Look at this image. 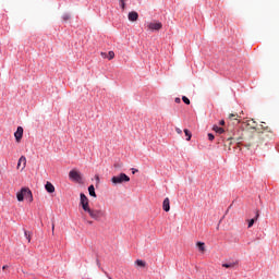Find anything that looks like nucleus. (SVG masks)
<instances>
[{"mask_svg":"<svg viewBox=\"0 0 279 279\" xmlns=\"http://www.w3.org/2000/svg\"><path fill=\"white\" fill-rule=\"evenodd\" d=\"M120 7L122 10H125V2H120Z\"/></svg>","mask_w":279,"mask_h":279,"instance_id":"nucleus-29","label":"nucleus"},{"mask_svg":"<svg viewBox=\"0 0 279 279\" xmlns=\"http://www.w3.org/2000/svg\"><path fill=\"white\" fill-rule=\"evenodd\" d=\"M89 225H93V221H88Z\"/></svg>","mask_w":279,"mask_h":279,"instance_id":"nucleus-40","label":"nucleus"},{"mask_svg":"<svg viewBox=\"0 0 279 279\" xmlns=\"http://www.w3.org/2000/svg\"><path fill=\"white\" fill-rule=\"evenodd\" d=\"M107 58L108 60H114V51H109Z\"/></svg>","mask_w":279,"mask_h":279,"instance_id":"nucleus-25","label":"nucleus"},{"mask_svg":"<svg viewBox=\"0 0 279 279\" xmlns=\"http://www.w3.org/2000/svg\"><path fill=\"white\" fill-rule=\"evenodd\" d=\"M101 56H102V58H106V53L105 52H101Z\"/></svg>","mask_w":279,"mask_h":279,"instance_id":"nucleus-38","label":"nucleus"},{"mask_svg":"<svg viewBox=\"0 0 279 279\" xmlns=\"http://www.w3.org/2000/svg\"><path fill=\"white\" fill-rule=\"evenodd\" d=\"M69 19H71V15H69V14L63 15V21H69Z\"/></svg>","mask_w":279,"mask_h":279,"instance_id":"nucleus-26","label":"nucleus"},{"mask_svg":"<svg viewBox=\"0 0 279 279\" xmlns=\"http://www.w3.org/2000/svg\"><path fill=\"white\" fill-rule=\"evenodd\" d=\"M70 180H73L74 182H80L82 180V174L77 170H71L69 172Z\"/></svg>","mask_w":279,"mask_h":279,"instance_id":"nucleus-6","label":"nucleus"},{"mask_svg":"<svg viewBox=\"0 0 279 279\" xmlns=\"http://www.w3.org/2000/svg\"><path fill=\"white\" fill-rule=\"evenodd\" d=\"M214 132H216L217 134H223L225 130L223 128H220L218 125H214L213 128Z\"/></svg>","mask_w":279,"mask_h":279,"instance_id":"nucleus-18","label":"nucleus"},{"mask_svg":"<svg viewBox=\"0 0 279 279\" xmlns=\"http://www.w3.org/2000/svg\"><path fill=\"white\" fill-rule=\"evenodd\" d=\"M24 236L26 238L28 243H32V232L24 231Z\"/></svg>","mask_w":279,"mask_h":279,"instance_id":"nucleus-19","label":"nucleus"},{"mask_svg":"<svg viewBox=\"0 0 279 279\" xmlns=\"http://www.w3.org/2000/svg\"><path fill=\"white\" fill-rule=\"evenodd\" d=\"M196 246L198 247L199 252H206V244L204 242H197Z\"/></svg>","mask_w":279,"mask_h":279,"instance_id":"nucleus-16","label":"nucleus"},{"mask_svg":"<svg viewBox=\"0 0 279 279\" xmlns=\"http://www.w3.org/2000/svg\"><path fill=\"white\" fill-rule=\"evenodd\" d=\"M229 119L230 121H238V123H241V121H239V119H241V116H239V113L229 114Z\"/></svg>","mask_w":279,"mask_h":279,"instance_id":"nucleus-15","label":"nucleus"},{"mask_svg":"<svg viewBox=\"0 0 279 279\" xmlns=\"http://www.w3.org/2000/svg\"><path fill=\"white\" fill-rule=\"evenodd\" d=\"M96 180H99V177H96Z\"/></svg>","mask_w":279,"mask_h":279,"instance_id":"nucleus-41","label":"nucleus"},{"mask_svg":"<svg viewBox=\"0 0 279 279\" xmlns=\"http://www.w3.org/2000/svg\"><path fill=\"white\" fill-rule=\"evenodd\" d=\"M220 125H226V121L221 120Z\"/></svg>","mask_w":279,"mask_h":279,"instance_id":"nucleus-35","label":"nucleus"},{"mask_svg":"<svg viewBox=\"0 0 279 279\" xmlns=\"http://www.w3.org/2000/svg\"><path fill=\"white\" fill-rule=\"evenodd\" d=\"M236 265H239V263L231 262L229 264H222V267H225L226 269H234V267H236Z\"/></svg>","mask_w":279,"mask_h":279,"instance_id":"nucleus-14","label":"nucleus"},{"mask_svg":"<svg viewBox=\"0 0 279 279\" xmlns=\"http://www.w3.org/2000/svg\"><path fill=\"white\" fill-rule=\"evenodd\" d=\"M112 184H123V182H130V178L125 173H120L119 175L112 177L111 178Z\"/></svg>","mask_w":279,"mask_h":279,"instance_id":"nucleus-4","label":"nucleus"},{"mask_svg":"<svg viewBox=\"0 0 279 279\" xmlns=\"http://www.w3.org/2000/svg\"><path fill=\"white\" fill-rule=\"evenodd\" d=\"M208 138L209 141H215V135H213L211 133L208 134Z\"/></svg>","mask_w":279,"mask_h":279,"instance_id":"nucleus-27","label":"nucleus"},{"mask_svg":"<svg viewBox=\"0 0 279 279\" xmlns=\"http://www.w3.org/2000/svg\"><path fill=\"white\" fill-rule=\"evenodd\" d=\"M132 173H138V169L132 168Z\"/></svg>","mask_w":279,"mask_h":279,"instance_id":"nucleus-30","label":"nucleus"},{"mask_svg":"<svg viewBox=\"0 0 279 279\" xmlns=\"http://www.w3.org/2000/svg\"><path fill=\"white\" fill-rule=\"evenodd\" d=\"M80 197V206H82L83 210L87 213L90 208V205L88 204V197L84 193H81Z\"/></svg>","mask_w":279,"mask_h":279,"instance_id":"nucleus-5","label":"nucleus"},{"mask_svg":"<svg viewBox=\"0 0 279 279\" xmlns=\"http://www.w3.org/2000/svg\"><path fill=\"white\" fill-rule=\"evenodd\" d=\"M247 125H250L252 128V130H256V121L250 120Z\"/></svg>","mask_w":279,"mask_h":279,"instance_id":"nucleus-23","label":"nucleus"},{"mask_svg":"<svg viewBox=\"0 0 279 279\" xmlns=\"http://www.w3.org/2000/svg\"><path fill=\"white\" fill-rule=\"evenodd\" d=\"M88 193H89L90 197H97V193H95V185L88 186Z\"/></svg>","mask_w":279,"mask_h":279,"instance_id":"nucleus-17","label":"nucleus"},{"mask_svg":"<svg viewBox=\"0 0 279 279\" xmlns=\"http://www.w3.org/2000/svg\"><path fill=\"white\" fill-rule=\"evenodd\" d=\"M232 146V137H229L226 142H225V147H228V149L230 150V147Z\"/></svg>","mask_w":279,"mask_h":279,"instance_id":"nucleus-20","label":"nucleus"},{"mask_svg":"<svg viewBox=\"0 0 279 279\" xmlns=\"http://www.w3.org/2000/svg\"><path fill=\"white\" fill-rule=\"evenodd\" d=\"M8 265H4V266H2V269H3V271H5V269H8Z\"/></svg>","mask_w":279,"mask_h":279,"instance_id":"nucleus-34","label":"nucleus"},{"mask_svg":"<svg viewBox=\"0 0 279 279\" xmlns=\"http://www.w3.org/2000/svg\"><path fill=\"white\" fill-rule=\"evenodd\" d=\"M174 101H175V104H180L181 100H180V98H175Z\"/></svg>","mask_w":279,"mask_h":279,"instance_id":"nucleus-31","label":"nucleus"},{"mask_svg":"<svg viewBox=\"0 0 279 279\" xmlns=\"http://www.w3.org/2000/svg\"><path fill=\"white\" fill-rule=\"evenodd\" d=\"M258 217H260V213L256 210L255 217L248 220V228H252V226L258 221Z\"/></svg>","mask_w":279,"mask_h":279,"instance_id":"nucleus-12","label":"nucleus"},{"mask_svg":"<svg viewBox=\"0 0 279 279\" xmlns=\"http://www.w3.org/2000/svg\"><path fill=\"white\" fill-rule=\"evenodd\" d=\"M162 209L165 210V213H169L171 210V205H170L169 197H166L163 199Z\"/></svg>","mask_w":279,"mask_h":279,"instance_id":"nucleus-10","label":"nucleus"},{"mask_svg":"<svg viewBox=\"0 0 279 279\" xmlns=\"http://www.w3.org/2000/svg\"><path fill=\"white\" fill-rule=\"evenodd\" d=\"M128 19H129V21L134 23V22L138 21V13L136 11H132L129 13Z\"/></svg>","mask_w":279,"mask_h":279,"instance_id":"nucleus-11","label":"nucleus"},{"mask_svg":"<svg viewBox=\"0 0 279 279\" xmlns=\"http://www.w3.org/2000/svg\"><path fill=\"white\" fill-rule=\"evenodd\" d=\"M184 134H185V136H186V141H191V137L193 136V135L191 134V131H189L187 129H184Z\"/></svg>","mask_w":279,"mask_h":279,"instance_id":"nucleus-21","label":"nucleus"},{"mask_svg":"<svg viewBox=\"0 0 279 279\" xmlns=\"http://www.w3.org/2000/svg\"><path fill=\"white\" fill-rule=\"evenodd\" d=\"M17 202H23V199H28V202H34V195L32 190L28 187H22L20 192L16 193Z\"/></svg>","mask_w":279,"mask_h":279,"instance_id":"nucleus-2","label":"nucleus"},{"mask_svg":"<svg viewBox=\"0 0 279 279\" xmlns=\"http://www.w3.org/2000/svg\"><path fill=\"white\" fill-rule=\"evenodd\" d=\"M175 132H177V134H182V129L175 128Z\"/></svg>","mask_w":279,"mask_h":279,"instance_id":"nucleus-28","label":"nucleus"},{"mask_svg":"<svg viewBox=\"0 0 279 279\" xmlns=\"http://www.w3.org/2000/svg\"><path fill=\"white\" fill-rule=\"evenodd\" d=\"M264 133H256L255 135H253L251 137V140L246 141L244 143V147H247V149H250V147H260V144L263 143L264 141Z\"/></svg>","mask_w":279,"mask_h":279,"instance_id":"nucleus-1","label":"nucleus"},{"mask_svg":"<svg viewBox=\"0 0 279 279\" xmlns=\"http://www.w3.org/2000/svg\"><path fill=\"white\" fill-rule=\"evenodd\" d=\"M235 141H243V137L242 136L235 137Z\"/></svg>","mask_w":279,"mask_h":279,"instance_id":"nucleus-32","label":"nucleus"},{"mask_svg":"<svg viewBox=\"0 0 279 279\" xmlns=\"http://www.w3.org/2000/svg\"><path fill=\"white\" fill-rule=\"evenodd\" d=\"M21 165H22V168H21ZM25 167H27V158L25 156H21L17 161V169H21V171H23Z\"/></svg>","mask_w":279,"mask_h":279,"instance_id":"nucleus-8","label":"nucleus"},{"mask_svg":"<svg viewBox=\"0 0 279 279\" xmlns=\"http://www.w3.org/2000/svg\"><path fill=\"white\" fill-rule=\"evenodd\" d=\"M264 130H267V132H271V130L269 129V126H265Z\"/></svg>","mask_w":279,"mask_h":279,"instance_id":"nucleus-36","label":"nucleus"},{"mask_svg":"<svg viewBox=\"0 0 279 279\" xmlns=\"http://www.w3.org/2000/svg\"><path fill=\"white\" fill-rule=\"evenodd\" d=\"M86 213L92 219H95V221H101V219L106 217V210L104 209H93L89 207Z\"/></svg>","mask_w":279,"mask_h":279,"instance_id":"nucleus-3","label":"nucleus"},{"mask_svg":"<svg viewBox=\"0 0 279 279\" xmlns=\"http://www.w3.org/2000/svg\"><path fill=\"white\" fill-rule=\"evenodd\" d=\"M119 3H125V0H119Z\"/></svg>","mask_w":279,"mask_h":279,"instance_id":"nucleus-37","label":"nucleus"},{"mask_svg":"<svg viewBox=\"0 0 279 279\" xmlns=\"http://www.w3.org/2000/svg\"><path fill=\"white\" fill-rule=\"evenodd\" d=\"M182 101H184L186 104V106H191V100L189 99V97L183 96Z\"/></svg>","mask_w":279,"mask_h":279,"instance_id":"nucleus-24","label":"nucleus"},{"mask_svg":"<svg viewBox=\"0 0 279 279\" xmlns=\"http://www.w3.org/2000/svg\"><path fill=\"white\" fill-rule=\"evenodd\" d=\"M148 29L150 32H160V29H162V23H160V22H150L148 24Z\"/></svg>","mask_w":279,"mask_h":279,"instance_id":"nucleus-7","label":"nucleus"},{"mask_svg":"<svg viewBox=\"0 0 279 279\" xmlns=\"http://www.w3.org/2000/svg\"><path fill=\"white\" fill-rule=\"evenodd\" d=\"M14 137L16 140V143H21V138H23V126H17V130L14 133Z\"/></svg>","mask_w":279,"mask_h":279,"instance_id":"nucleus-9","label":"nucleus"},{"mask_svg":"<svg viewBox=\"0 0 279 279\" xmlns=\"http://www.w3.org/2000/svg\"><path fill=\"white\" fill-rule=\"evenodd\" d=\"M265 128H266L265 125H262V130H265Z\"/></svg>","mask_w":279,"mask_h":279,"instance_id":"nucleus-39","label":"nucleus"},{"mask_svg":"<svg viewBox=\"0 0 279 279\" xmlns=\"http://www.w3.org/2000/svg\"><path fill=\"white\" fill-rule=\"evenodd\" d=\"M135 264L137 265V267H145L146 266V264H145V262L143 259H137L135 262Z\"/></svg>","mask_w":279,"mask_h":279,"instance_id":"nucleus-22","label":"nucleus"},{"mask_svg":"<svg viewBox=\"0 0 279 279\" xmlns=\"http://www.w3.org/2000/svg\"><path fill=\"white\" fill-rule=\"evenodd\" d=\"M54 230H56V223H52V234Z\"/></svg>","mask_w":279,"mask_h":279,"instance_id":"nucleus-33","label":"nucleus"},{"mask_svg":"<svg viewBox=\"0 0 279 279\" xmlns=\"http://www.w3.org/2000/svg\"><path fill=\"white\" fill-rule=\"evenodd\" d=\"M45 189L47 193H56V186H53L51 182H47Z\"/></svg>","mask_w":279,"mask_h":279,"instance_id":"nucleus-13","label":"nucleus"}]
</instances>
